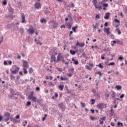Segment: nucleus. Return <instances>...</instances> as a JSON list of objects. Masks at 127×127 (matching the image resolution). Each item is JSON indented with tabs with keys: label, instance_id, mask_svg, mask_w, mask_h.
Instances as JSON below:
<instances>
[{
	"label": "nucleus",
	"instance_id": "cd10ccee",
	"mask_svg": "<svg viewBox=\"0 0 127 127\" xmlns=\"http://www.w3.org/2000/svg\"><path fill=\"white\" fill-rule=\"evenodd\" d=\"M14 10L13 9V8H12L11 7H9L8 8V11H9V12H10L11 13H13V11Z\"/></svg>",
	"mask_w": 127,
	"mask_h": 127
},
{
	"label": "nucleus",
	"instance_id": "49530a36",
	"mask_svg": "<svg viewBox=\"0 0 127 127\" xmlns=\"http://www.w3.org/2000/svg\"><path fill=\"white\" fill-rule=\"evenodd\" d=\"M77 44H76V45L75 46H72L71 48H73V49H75V50H77L78 48L77 47Z\"/></svg>",
	"mask_w": 127,
	"mask_h": 127
},
{
	"label": "nucleus",
	"instance_id": "603ef678",
	"mask_svg": "<svg viewBox=\"0 0 127 127\" xmlns=\"http://www.w3.org/2000/svg\"><path fill=\"white\" fill-rule=\"evenodd\" d=\"M115 64H116L115 63V62H112V63H110V64H108V65L110 66V65H115Z\"/></svg>",
	"mask_w": 127,
	"mask_h": 127
},
{
	"label": "nucleus",
	"instance_id": "20e7f679",
	"mask_svg": "<svg viewBox=\"0 0 127 127\" xmlns=\"http://www.w3.org/2000/svg\"><path fill=\"white\" fill-rule=\"evenodd\" d=\"M51 63H52V62H55V63H58L57 60H56V57H55V55H52L51 56Z\"/></svg>",
	"mask_w": 127,
	"mask_h": 127
},
{
	"label": "nucleus",
	"instance_id": "7c9ffc66",
	"mask_svg": "<svg viewBox=\"0 0 127 127\" xmlns=\"http://www.w3.org/2000/svg\"><path fill=\"white\" fill-rule=\"evenodd\" d=\"M77 27H78V25H76L75 26L73 27L72 28V29L73 31L74 32H76V29Z\"/></svg>",
	"mask_w": 127,
	"mask_h": 127
},
{
	"label": "nucleus",
	"instance_id": "72a5a7b5",
	"mask_svg": "<svg viewBox=\"0 0 127 127\" xmlns=\"http://www.w3.org/2000/svg\"><path fill=\"white\" fill-rule=\"evenodd\" d=\"M116 92L112 91V99H115V98H116Z\"/></svg>",
	"mask_w": 127,
	"mask_h": 127
},
{
	"label": "nucleus",
	"instance_id": "c756f323",
	"mask_svg": "<svg viewBox=\"0 0 127 127\" xmlns=\"http://www.w3.org/2000/svg\"><path fill=\"white\" fill-rule=\"evenodd\" d=\"M92 2L93 3L94 6H95L98 2V0H92Z\"/></svg>",
	"mask_w": 127,
	"mask_h": 127
},
{
	"label": "nucleus",
	"instance_id": "0e129e2a",
	"mask_svg": "<svg viewBox=\"0 0 127 127\" xmlns=\"http://www.w3.org/2000/svg\"><path fill=\"white\" fill-rule=\"evenodd\" d=\"M119 60H124V58H123V56H121L119 58Z\"/></svg>",
	"mask_w": 127,
	"mask_h": 127
},
{
	"label": "nucleus",
	"instance_id": "338daca9",
	"mask_svg": "<svg viewBox=\"0 0 127 127\" xmlns=\"http://www.w3.org/2000/svg\"><path fill=\"white\" fill-rule=\"evenodd\" d=\"M55 98H58V93H55Z\"/></svg>",
	"mask_w": 127,
	"mask_h": 127
},
{
	"label": "nucleus",
	"instance_id": "2eb2a0df",
	"mask_svg": "<svg viewBox=\"0 0 127 127\" xmlns=\"http://www.w3.org/2000/svg\"><path fill=\"white\" fill-rule=\"evenodd\" d=\"M110 12H107L105 13V16L104 17L105 19H109L110 18Z\"/></svg>",
	"mask_w": 127,
	"mask_h": 127
},
{
	"label": "nucleus",
	"instance_id": "a211bd4d",
	"mask_svg": "<svg viewBox=\"0 0 127 127\" xmlns=\"http://www.w3.org/2000/svg\"><path fill=\"white\" fill-rule=\"evenodd\" d=\"M72 61H73V62H74V64L75 65H78V64H79V62H78V61L75 60V59L72 58Z\"/></svg>",
	"mask_w": 127,
	"mask_h": 127
},
{
	"label": "nucleus",
	"instance_id": "4468645a",
	"mask_svg": "<svg viewBox=\"0 0 127 127\" xmlns=\"http://www.w3.org/2000/svg\"><path fill=\"white\" fill-rule=\"evenodd\" d=\"M34 95V92L31 91V93L28 96V99H29V100H30V99L34 97V96H33Z\"/></svg>",
	"mask_w": 127,
	"mask_h": 127
},
{
	"label": "nucleus",
	"instance_id": "f03ea898",
	"mask_svg": "<svg viewBox=\"0 0 127 127\" xmlns=\"http://www.w3.org/2000/svg\"><path fill=\"white\" fill-rule=\"evenodd\" d=\"M12 69L14 70H12L11 69H10L12 74H17V73H18V71H19V67L16 66V65L13 66Z\"/></svg>",
	"mask_w": 127,
	"mask_h": 127
},
{
	"label": "nucleus",
	"instance_id": "bb28decb",
	"mask_svg": "<svg viewBox=\"0 0 127 127\" xmlns=\"http://www.w3.org/2000/svg\"><path fill=\"white\" fill-rule=\"evenodd\" d=\"M116 30L117 31L118 35H121L122 34V32L120 30V28H118Z\"/></svg>",
	"mask_w": 127,
	"mask_h": 127
},
{
	"label": "nucleus",
	"instance_id": "bf43d9fd",
	"mask_svg": "<svg viewBox=\"0 0 127 127\" xmlns=\"http://www.w3.org/2000/svg\"><path fill=\"white\" fill-rule=\"evenodd\" d=\"M43 110L44 111V112H47V108L45 107H43Z\"/></svg>",
	"mask_w": 127,
	"mask_h": 127
},
{
	"label": "nucleus",
	"instance_id": "f704fd0d",
	"mask_svg": "<svg viewBox=\"0 0 127 127\" xmlns=\"http://www.w3.org/2000/svg\"><path fill=\"white\" fill-rule=\"evenodd\" d=\"M96 66H98V67L100 68V69H103V68H104V66H103V65H102V64L101 63L97 65Z\"/></svg>",
	"mask_w": 127,
	"mask_h": 127
},
{
	"label": "nucleus",
	"instance_id": "3c124183",
	"mask_svg": "<svg viewBox=\"0 0 127 127\" xmlns=\"http://www.w3.org/2000/svg\"><path fill=\"white\" fill-rule=\"evenodd\" d=\"M49 85L52 86V87H54V86H55V84H54V83L50 82L49 83Z\"/></svg>",
	"mask_w": 127,
	"mask_h": 127
},
{
	"label": "nucleus",
	"instance_id": "c9c22d12",
	"mask_svg": "<svg viewBox=\"0 0 127 127\" xmlns=\"http://www.w3.org/2000/svg\"><path fill=\"white\" fill-rule=\"evenodd\" d=\"M85 68H86V69H87L88 70H89L90 71H91L92 70V68H91L90 66H89L88 65H85Z\"/></svg>",
	"mask_w": 127,
	"mask_h": 127
},
{
	"label": "nucleus",
	"instance_id": "79ce46f5",
	"mask_svg": "<svg viewBox=\"0 0 127 127\" xmlns=\"http://www.w3.org/2000/svg\"><path fill=\"white\" fill-rule=\"evenodd\" d=\"M46 117H47V114H45V115H44V117H43L42 120V121L43 122H44V121H45V120H46Z\"/></svg>",
	"mask_w": 127,
	"mask_h": 127
},
{
	"label": "nucleus",
	"instance_id": "e433bc0d",
	"mask_svg": "<svg viewBox=\"0 0 127 127\" xmlns=\"http://www.w3.org/2000/svg\"><path fill=\"white\" fill-rule=\"evenodd\" d=\"M4 116H5L6 117H10V114H9V113H8V112H6L4 114Z\"/></svg>",
	"mask_w": 127,
	"mask_h": 127
},
{
	"label": "nucleus",
	"instance_id": "ea45409f",
	"mask_svg": "<svg viewBox=\"0 0 127 127\" xmlns=\"http://www.w3.org/2000/svg\"><path fill=\"white\" fill-rule=\"evenodd\" d=\"M10 92L11 93L13 96H14V93H15V91L13 89H10Z\"/></svg>",
	"mask_w": 127,
	"mask_h": 127
},
{
	"label": "nucleus",
	"instance_id": "aec40b11",
	"mask_svg": "<svg viewBox=\"0 0 127 127\" xmlns=\"http://www.w3.org/2000/svg\"><path fill=\"white\" fill-rule=\"evenodd\" d=\"M64 8H65L66 10H69L70 8H71V7L70 6V5L66 4L64 6Z\"/></svg>",
	"mask_w": 127,
	"mask_h": 127
},
{
	"label": "nucleus",
	"instance_id": "e2e57ef3",
	"mask_svg": "<svg viewBox=\"0 0 127 127\" xmlns=\"http://www.w3.org/2000/svg\"><path fill=\"white\" fill-rule=\"evenodd\" d=\"M70 71H71V72H72V73H74V68L72 67L70 68Z\"/></svg>",
	"mask_w": 127,
	"mask_h": 127
},
{
	"label": "nucleus",
	"instance_id": "4d7b16f0",
	"mask_svg": "<svg viewBox=\"0 0 127 127\" xmlns=\"http://www.w3.org/2000/svg\"><path fill=\"white\" fill-rule=\"evenodd\" d=\"M40 40H37L36 42V44H37L38 45V44H40Z\"/></svg>",
	"mask_w": 127,
	"mask_h": 127
},
{
	"label": "nucleus",
	"instance_id": "2f4dec72",
	"mask_svg": "<svg viewBox=\"0 0 127 127\" xmlns=\"http://www.w3.org/2000/svg\"><path fill=\"white\" fill-rule=\"evenodd\" d=\"M113 26H114V27H119V26H120V24H115V22H113Z\"/></svg>",
	"mask_w": 127,
	"mask_h": 127
},
{
	"label": "nucleus",
	"instance_id": "0eeeda50",
	"mask_svg": "<svg viewBox=\"0 0 127 127\" xmlns=\"http://www.w3.org/2000/svg\"><path fill=\"white\" fill-rule=\"evenodd\" d=\"M10 120L11 122H13V123L14 124H15V123H20V120H16V119H15V118H14L11 116L10 118Z\"/></svg>",
	"mask_w": 127,
	"mask_h": 127
},
{
	"label": "nucleus",
	"instance_id": "473e14b6",
	"mask_svg": "<svg viewBox=\"0 0 127 127\" xmlns=\"http://www.w3.org/2000/svg\"><path fill=\"white\" fill-rule=\"evenodd\" d=\"M28 72L30 74H32V73H33V69H32V67H30L29 69Z\"/></svg>",
	"mask_w": 127,
	"mask_h": 127
},
{
	"label": "nucleus",
	"instance_id": "de8ad7c7",
	"mask_svg": "<svg viewBox=\"0 0 127 127\" xmlns=\"http://www.w3.org/2000/svg\"><path fill=\"white\" fill-rule=\"evenodd\" d=\"M23 71L25 74H27V70H26V68L24 67Z\"/></svg>",
	"mask_w": 127,
	"mask_h": 127
},
{
	"label": "nucleus",
	"instance_id": "dca6fc26",
	"mask_svg": "<svg viewBox=\"0 0 127 127\" xmlns=\"http://www.w3.org/2000/svg\"><path fill=\"white\" fill-rule=\"evenodd\" d=\"M61 80L62 81H69V78H68V77H64V76H61Z\"/></svg>",
	"mask_w": 127,
	"mask_h": 127
},
{
	"label": "nucleus",
	"instance_id": "9b49d317",
	"mask_svg": "<svg viewBox=\"0 0 127 127\" xmlns=\"http://www.w3.org/2000/svg\"><path fill=\"white\" fill-rule=\"evenodd\" d=\"M95 8L98 9V10H102V6L100 4H96L95 6Z\"/></svg>",
	"mask_w": 127,
	"mask_h": 127
},
{
	"label": "nucleus",
	"instance_id": "09e8293b",
	"mask_svg": "<svg viewBox=\"0 0 127 127\" xmlns=\"http://www.w3.org/2000/svg\"><path fill=\"white\" fill-rule=\"evenodd\" d=\"M100 125H104V121L101 119L99 120Z\"/></svg>",
	"mask_w": 127,
	"mask_h": 127
},
{
	"label": "nucleus",
	"instance_id": "ddd939ff",
	"mask_svg": "<svg viewBox=\"0 0 127 127\" xmlns=\"http://www.w3.org/2000/svg\"><path fill=\"white\" fill-rule=\"evenodd\" d=\"M43 101V100L41 98L40 99H37L36 103H37V104H39V105H41V107H42V104H41V103H42Z\"/></svg>",
	"mask_w": 127,
	"mask_h": 127
},
{
	"label": "nucleus",
	"instance_id": "6e6d98bb",
	"mask_svg": "<svg viewBox=\"0 0 127 127\" xmlns=\"http://www.w3.org/2000/svg\"><path fill=\"white\" fill-rule=\"evenodd\" d=\"M96 74H98V75H99V77H101V76H102V73L101 72V71H98L96 72Z\"/></svg>",
	"mask_w": 127,
	"mask_h": 127
},
{
	"label": "nucleus",
	"instance_id": "680f3d73",
	"mask_svg": "<svg viewBox=\"0 0 127 127\" xmlns=\"http://www.w3.org/2000/svg\"><path fill=\"white\" fill-rule=\"evenodd\" d=\"M111 108V109L110 110V112L111 113V114H114V110H113V108Z\"/></svg>",
	"mask_w": 127,
	"mask_h": 127
},
{
	"label": "nucleus",
	"instance_id": "37998d69",
	"mask_svg": "<svg viewBox=\"0 0 127 127\" xmlns=\"http://www.w3.org/2000/svg\"><path fill=\"white\" fill-rule=\"evenodd\" d=\"M104 31H106V33L110 31V28H105Z\"/></svg>",
	"mask_w": 127,
	"mask_h": 127
},
{
	"label": "nucleus",
	"instance_id": "423d86ee",
	"mask_svg": "<svg viewBox=\"0 0 127 127\" xmlns=\"http://www.w3.org/2000/svg\"><path fill=\"white\" fill-rule=\"evenodd\" d=\"M23 67L24 68H29V65H28V63L26 61H23Z\"/></svg>",
	"mask_w": 127,
	"mask_h": 127
},
{
	"label": "nucleus",
	"instance_id": "6e6552de",
	"mask_svg": "<svg viewBox=\"0 0 127 127\" xmlns=\"http://www.w3.org/2000/svg\"><path fill=\"white\" fill-rule=\"evenodd\" d=\"M58 107H59V109H61V110L63 112H64V111H65V108H64V105L63 103H61V104H59Z\"/></svg>",
	"mask_w": 127,
	"mask_h": 127
},
{
	"label": "nucleus",
	"instance_id": "5fc2aeb1",
	"mask_svg": "<svg viewBox=\"0 0 127 127\" xmlns=\"http://www.w3.org/2000/svg\"><path fill=\"white\" fill-rule=\"evenodd\" d=\"M115 22H118V24H120V20H118V19H115Z\"/></svg>",
	"mask_w": 127,
	"mask_h": 127
},
{
	"label": "nucleus",
	"instance_id": "a18cd8bd",
	"mask_svg": "<svg viewBox=\"0 0 127 127\" xmlns=\"http://www.w3.org/2000/svg\"><path fill=\"white\" fill-rule=\"evenodd\" d=\"M56 69L59 71V72H62V68H59V67H56Z\"/></svg>",
	"mask_w": 127,
	"mask_h": 127
},
{
	"label": "nucleus",
	"instance_id": "4be33fe9",
	"mask_svg": "<svg viewBox=\"0 0 127 127\" xmlns=\"http://www.w3.org/2000/svg\"><path fill=\"white\" fill-rule=\"evenodd\" d=\"M69 53L71 55H75L76 54V52L75 51H73L72 50H70L69 51Z\"/></svg>",
	"mask_w": 127,
	"mask_h": 127
},
{
	"label": "nucleus",
	"instance_id": "9d476101",
	"mask_svg": "<svg viewBox=\"0 0 127 127\" xmlns=\"http://www.w3.org/2000/svg\"><path fill=\"white\" fill-rule=\"evenodd\" d=\"M76 46H79L80 47H84L85 46V43H79V42H78L76 43Z\"/></svg>",
	"mask_w": 127,
	"mask_h": 127
},
{
	"label": "nucleus",
	"instance_id": "f8f14e48",
	"mask_svg": "<svg viewBox=\"0 0 127 127\" xmlns=\"http://www.w3.org/2000/svg\"><path fill=\"white\" fill-rule=\"evenodd\" d=\"M21 17H22V23H24L25 22V15H24V13L21 14Z\"/></svg>",
	"mask_w": 127,
	"mask_h": 127
},
{
	"label": "nucleus",
	"instance_id": "052dcab7",
	"mask_svg": "<svg viewBox=\"0 0 127 127\" xmlns=\"http://www.w3.org/2000/svg\"><path fill=\"white\" fill-rule=\"evenodd\" d=\"M95 18H98V19H99V18H100V14H97L95 16Z\"/></svg>",
	"mask_w": 127,
	"mask_h": 127
},
{
	"label": "nucleus",
	"instance_id": "69168bd1",
	"mask_svg": "<svg viewBox=\"0 0 127 127\" xmlns=\"http://www.w3.org/2000/svg\"><path fill=\"white\" fill-rule=\"evenodd\" d=\"M108 24H109V23H108V22H106L104 24V26L107 27L108 26Z\"/></svg>",
	"mask_w": 127,
	"mask_h": 127
},
{
	"label": "nucleus",
	"instance_id": "13d9d810",
	"mask_svg": "<svg viewBox=\"0 0 127 127\" xmlns=\"http://www.w3.org/2000/svg\"><path fill=\"white\" fill-rule=\"evenodd\" d=\"M108 5H109V4H108V3H104V4H103V6H104L105 7H108Z\"/></svg>",
	"mask_w": 127,
	"mask_h": 127
},
{
	"label": "nucleus",
	"instance_id": "393cba45",
	"mask_svg": "<svg viewBox=\"0 0 127 127\" xmlns=\"http://www.w3.org/2000/svg\"><path fill=\"white\" fill-rule=\"evenodd\" d=\"M122 86L121 85H117L116 86V89H117V91H119L120 90H122Z\"/></svg>",
	"mask_w": 127,
	"mask_h": 127
},
{
	"label": "nucleus",
	"instance_id": "5701e85b",
	"mask_svg": "<svg viewBox=\"0 0 127 127\" xmlns=\"http://www.w3.org/2000/svg\"><path fill=\"white\" fill-rule=\"evenodd\" d=\"M53 27L54 28H57V27H58V24H57L56 22H54Z\"/></svg>",
	"mask_w": 127,
	"mask_h": 127
},
{
	"label": "nucleus",
	"instance_id": "864d4df0",
	"mask_svg": "<svg viewBox=\"0 0 127 127\" xmlns=\"http://www.w3.org/2000/svg\"><path fill=\"white\" fill-rule=\"evenodd\" d=\"M107 117H103L101 118H100V120H101L102 121H106V119Z\"/></svg>",
	"mask_w": 127,
	"mask_h": 127
},
{
	"label": "nucleus",
	"instance_id": "412c9836",
	"mask_svg": "<svg viewBox=\"0 0 127 127\" xmlns=\"http://www.w3.org/2000/svg\"><path fill=\"white\" fill-rule=\"evenodd\" d=\"M40 21L41 23H46L47 22V20L44 18H41Z\"/></svg>",
	"mask_w": 127,
	"mask_h": 127
},
{
	"label": "nucleus",
	"instance_id": "4c0bfd02",
	"mask_svg": "<svg viewBox=\"0 0 127 127\" xmlns=\"http://www.w3.org/2000/svg\"><path fill=\"white\" fill-rule=\"evenodd\" d=\"M82 108H84L86 107V104L85 103L80 102Z\"/></svg>",
	"mask_w": 127,
	"mask_h": 127
},
{
	"label": "nucleus",
	"instance_id": "58836bf2",
	"mask_svg": "<svg viewBox=\"0 0 127 127\" xmlns=\"http://www.w3.org/2000/svg\"><path fill=\"white\" fill-rule=\"evenodd\" d=\"M27 107H30V106H31V102L30 101H28L27 102V104H26Z\"/></svg>",
	"mask_w": 127,
	"mask_h": 127
},
{
	"label": "nucleus",
	"instance_id": "f3484780",
	"mask_svg": "<svg viewBox=\"0 0 127 127\" xmlns=\"http://www.w3.org/2000/svg\"><path fill=\"white\" fill-rule=\"evenodd\" d=\"M92 93L94 94V96L100 97L99 94L96 92V90H95V89L92 90Z\"/></svg>",
	"mask_w": 127,
	"mask_h": 127
},
{
	"label": "nucleus",
	"instance_id": "1a4fd4ad",
	"mask_svg": "<svg viewBox=\"0 0 127 127\" xmlns=\"http://www.w3.org/2000/svg\"><path fill=\"white\" fill-rule=\"evenodd\" d=\"M28 31H29L30 34H33L34 33V29H33V27L30 28L28 29Z\"/></svg>",
	"mask_w": 127,
	"mask_h": 127
},
{
	"label": "nucleus",
	"instance_id": "a19ab883",
	"mask_svg": "<svg viewBox=\"0 0 127 127\" xmlns=\"http://www.w3.org/2000/svg\"><path fill=\"white\" fill-rule=\"evenodd\" d=\"M117 125L118 126H121V127H124V124L121 123L120 122H118Z\"/></svg>",
	"mask_w": 127,
	"mask_h": 127
},
{
	"label": "nucleus",
	"instance_id": "b1692460",
	"mask_svg": "<svg viewBox=\"0 0 127 127\" xmlns=\"http://www.w3.org/2000/svg\"><path fill=\"white\" fill-rule=\"evenodd\" d=\"M10 80H12L13 81V80H14V79H15V77L14 76L13 74L12 73L11 75H10Z\"/></svg>",
	"mask_w": 127,
	"mask_h": 127
},
{
	"label": "nucleus",
	"instance_id": "774afa93",
	"mask_svg": "<svg viewBox=\"0 0 127 127\" xmlns=\"http://www.w3.org/2000/svg\"><path fill=\"white\" fill-rule=\"evenodd\" d=\"M124 97H125V95L124 94H122V95L120 96V99H123Z\"/></svg>",
	"mask_w": 127,
	"mask_h": 127
},
{
	"label": "nucleus",
	"instance_id": "a878e982",
	"mask_svg": "<svg viewBox=\"0 0 127 127\" xmlns=\"http://www.w3.org/2000/svg\"><path fill=\"white\" fill-rule=\"evenodd\" d=\"M30 100H32V101H33L34 103H36V101L37 100V98H36V97H34L31 99H30Z\"/></svg>",
	"mask_w": 127,
	"mask_h": 127
},
{
	"label": "nucleus",
	"instance_id": "7ed1b4c3",
	"mask_svg": "<svg viewBox=\"0 0 127 127\" xmlns=\"http://www.w3.org/2000/svg\"><path fill=\"white\" fill-rule=\"evenodd\" d=\"M97 108L100 110H103L104 108H106V104L103 103H100L97 105Z\"/></svg>",
	"mask_w": 127,
	"mask_h": 127
},
{
	"label": "nucleus",
	"instance_id": "c03bdc74",
	"mask_svg": "<svg viewBox=\"0 0 127 127\" xmlns=\"http://www.w3.org/2000/svg\"><path fill=\"white\" fill-rule=\"evenodd\" d=\"M90 102H91V105H94L96 100L95 99H91Z\"/></svg>",
	"mask_w": 127,
	"mask_h": 127
},
{
	"label": "nucleus",
	"instance_id": "39448f33",
	"mask_svg": "<svg viewBox=\"0 0 127 127\" xmlns=\"http://www.w3.org/2000/svg\"><path fill=\"white\" fill-rule=\"evenodd\" d=\"M35 8L37 9H39V8H41V4L39 2H36L34 4Z\"/></svg>",
	"mask_w": 127,
	"mask_h": 127
},
{
	"label": "nucleus",
	"instance_id": "f257e3e1",
	"mask_svg": "<svg viewBox=\"0 0 127 127\" xmlns=\"http://www.w3.org/2000/svg\"><path fill=\"white\" fill-rule=\"evenodd\" d=\"M63 62V63H65V60L64 59V56L61 54V53H59L58 56L57 57V62Z\"/></svg>",
	"mask_w": 127,
	"mask_h": 127
},
{
	"label": "nucleus",
	"instance_id": "8fccbe9b",
	"mask_svg": "<svg viewBox=\"0 0 127 127\" xmlns=\"http://www.w3.org/2000/svg\"><path fill=\"white\" fill-rule=\"evenodd\" d=\"M104 56H106L105 54H103V55H101V58L102 60H104V59H105V57Z\"/></svg>",
	"mask_w": 127,
	"mask_h": 127
},
{
	"label": "nucleus",
	"instance_id": "c85d7f7f",
	"mask_svg": "<svg viewBox=\"0 0 127 127\" xmlns=\"http://www.w3.org/2000/svg\"><path fill=\"white\" fill-rule=\"evenodd\" d=\"M59 88L60 89L61 91H63V89H64V85H60Z\"/></svg>",
	"mask_w": 127,
	"mask_h": 127
},
{
	"label": "nucleus",
	"instance_id": "6ab92c4d",
	"mask_svg": "<svg viewBox=\"0 0 127 127\" xmlns=\"http://www.w3.org/2000/svg\"><path fill=\"white\" fill-rule=\"evenodd\" d=\"M19 32L21 34V35H22V34L24 33V29H23V28H20Z\"/></svg>",
	"mask_w": 127,
	"mask_h": 127
}]
</instances>
